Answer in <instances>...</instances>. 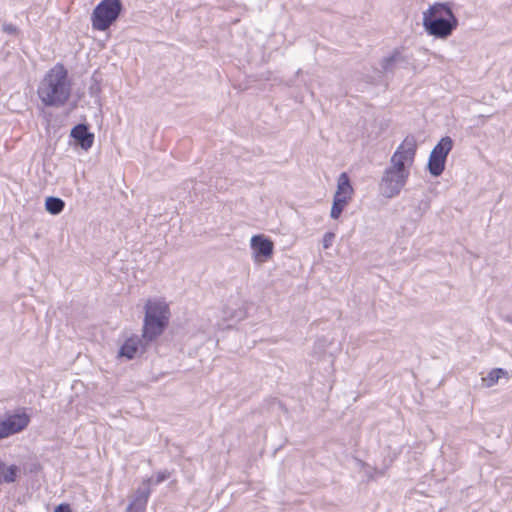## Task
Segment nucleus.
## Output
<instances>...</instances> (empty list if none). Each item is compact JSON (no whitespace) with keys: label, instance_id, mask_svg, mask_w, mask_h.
Returning a JSON list of instances; mask_svg holds the SVG:
<instances>
[{"label":"nucleus","instance_id":"1","mask_svg":"<svg viewBox=\"0 0 512 512\" xmlns=\"http://www.w3.org/2000/svg\"><path fill=\"white\" fill-rule=\"evenodd\" d=\"M417 151V141L414 136L408 135L397 147L390 158L388 166L381 177L379 189L385 198H394L400 194L406 185L410 168L414 164Z\"/></svg>","mask_w":512,"mask_h":512},{"label":"nucleus","instance_id":"2","mask_svg":"<svg viewBox=\"0 0 512 512\" xmlns=\"http://www.w3.org/2000/svg\"><path fill=\"white\" fill-rule=\"evenodd\" d=\"M72 83L62 64L52 67L40 81L37 94L46 107H62L71 96Z\"/></svg>","mask_w":512,"mask_h":512},{"label":"nucleus","instance_id":"3","mask_svg":"<svg viewBox=\"0 0 512 512\" xmlns=\"http://www.w3.org/2000/svg\"><path fill=\"white\" fill-rule=\"evenodd\" d=\"M451 1L435 2L422 12L424 31L436 39L446 40L459 25Z\"/></svg>","mask_w":512,"mask_h":512},{"label":"nucleus","instance_id":"4","mask_svg":"<svg viewBox=\"0 0 512 512\" xmlns=\"http://www.w3.org/2000/svg\"><path fill=\"white\" fill-rule=\"evenodd\" d=\"M170 318L168 304L162 299H148L145 304L143 321V338L146 342L154 341L167 327Z\"/></svg>","mask_w":512,"mask_h":512},{"label":"nucleus","instance_id":"5","mask_svg":"<svg viewBox=\"0 0 512 512\" xmlns=\"http://www.w3.org/2000/svg\"><path fill=\"white\" fill-rule=\"evenodd\" d=\"M122 10L120 0H102L93 10L91 20L96 30L104 31L118 18Z\"/></svg>","mask_w":512,"mask_h":512},{"label":"nucleus","instance_id":"6","mask_svg":"<svg viewBox=\"0 0 512 512\" xmlns=\"http://www.w3.org/2000/svg\"><path fill=\"white\" fill-rule=\"evenodd\" d=\"M30 423V416L20 411L0 421V440L23 431Z\"/></svg>","mask_w":512,"mask_h":512},{"label":"nucleus","instance_id":"7","mask_svg":"<svg viewBox=\"0 0 512 512\" xmlns=\"http://www.w3.org/2000/svg\"><path fill=\"white\" fill-rule=\"evenodd\" d=\"M250 246L253 251L254 259L257 262H264L273 254L274 244L264 235L252 236Z\"/></svg>","mask_w":512,"mask_h":512},{"label":"nucleus","instance_id":"8","mask_svg":"<svg viewBox=\"0 0 512 512\" xmlns=\"http://www.w3.org/2000/svg\"><path fill=\"white\" fill-rule=\"evenodd\" d=\"M150 342H146L143 338V335L141 337L134 335L128 338L124 344L121 346L118 356L119 357H125L127 359H133L137 357L138 355L142 354L146 347L149 345Z\"/></svg>","mask_w":512,"mask_h":512},{"label":"nucleus","instance_id":"9","mask_svg":"<svg viewBox=\"0 0 512 512\" xmlns=\"http://www.w3.org/2000/svg\"><path fill=\"white\" fill-rule=\"evenodd\" d=\"M152 478H147L143 481L142 485L137 489L132 502L126 508V512H144L148 498L150 496V483Z\"/></svg>","mask_w":512,"mask_h":512},{"label":"nucleus","instance_id":"10","mask_svg":"<svg viewBox=\"0 0 512 512\" xmlns=\"http://www.w3.org/2000/svg\"><path fill=\"white\" fill-rule=\"evenodd\" d=\"M71 136L78 142L83 150H88L94 142V134L89 132L85 124H79L71 130Z\"/></svg>","mask_w":512,"mask_h":512},{"label":"nucleus","instance_id":"11","mask_svg":"<svg viewBox=\"0 0 512 512\" xmlns=\"http://www.w3.org/2000/svg\"><path fill=\"white\" fill-rule=\"evenodd\" d=\"M354 193L353 187L347 173L343 172L339 175L337 180V189L334 197L342 198L350 201Z\"/></svg>","mask_w":512,"mask_h":512},{"label":"nucleus","instance_id":"12","mask_svg":"<svg viewBox=\"0 0 512 512\" xmlns=\"http://www.w3.org/2000/svg\"><path fill=\"white\" fill-rule=\"evenodd\" d=\"M405 61L400 50L395 49L389 56L382 59L380 66L384 74L393 73L397 64Z\"/></svg>","mask_w":512,"mask_h":512},{"label":"nucleus","instance_id":"13","mask_svg":"<svg viewBox=\"0 0 512 512\" xmlns=\"http://www.w3.org/2000/svg\"><path fill=\"white\" fill-rule=\"evenodd\" d=\"M501 378H509L508 372L502 368H494L492 369L487 376L482 377L483 386L490 388L498 383Z\"/></svg>","mask_w":512,"mask_h":512},{"label":"nucleus","instance_id":"14","mask_svg":"<svg viewBox=\"0 0 512 512\" xmlns=\"http://www.w3.org/2000/svg\"><path fill=\"white\" fill-rule=\"evenodd\" d=\"M453 141L450 137H443L438 144L432 149L431 154H435L439 158L446 160L449 152L452 150Z\"/></svg>","mask_w":512,"mask_h":512},{"label":"nucleus","instance_id":"15","mask_svg":"<svg viewBox=\"0 0 512 512\" xmlns=\"http://www.w3.org/2000/svg\"><path fill=\"white\" fill-rule=\"evenodd\" d=\"M19 468L16 465L7 466L0 461V482L13 483L16 480Z\"/></svg>","mask_w":512,"mask_h":512},{"label":"nucleus","instance_id":"16","mask_svg":"<svg viewBox=\"0 0 512 512\" xmlns=\"http://www.w3.org/2000/svg\"><path fill=\"white\" fill-rule=\"evenodd\" d=\"M445 163L446 160L439 158L435 154L430 153L428 161V170L430 174L434 177L440 176L445 169Z\"/></svg>","mask_w":512,"mask_h":512},{"label":"nucleus","instance_id":"17","mask_svg":"<svg viewBox=\"0 0 512 512\" xmlns=\"http://www.w3.org/2000/svg\"><path fill=\"white\" fill-rule=\"evenodd\" d=\"M65 203L62 199L57 197H48L45 201V208L46 210L53 214L57 215L62 212L64 209Z\"/></svg>","mask_w":512,"mask_h":512},{"label":"nucleus","instance_id":"18","mask_svg":"<svg viewBox=\"0 0 512 512\" xmlns=\"http://www.w3.org/2000/svg\"><path fill=\"white\" fill-rule=\"evenodd\" d=\"M348 203V200L333 196V204L330 211L331 218L338 219Z\"/></svg>","mask_w":512,"mask_h":512},{"label":"nucleus","instance_id":"19","mask_svg":"<svg viewBox=\"0 0 512 512\" xmlns=\"http://www.w3.org/2000/svg\"><path fill=\"white\" fill-rule=\"evenodd\" d=\"M334 238L335 234L333 232L325 233L322 241L323 248L328 249L332 245Z\"/></svg>","mask_w":512,"mask_h":512},{"label":"nucleus","instance_id":"20","mask_svg":"<svg viewBox=\"0 0 512 512\" xmlns=\"http://www.w3.org/2000/svg\"><path fill=\"white\" fill-rule=\"evenodd\" d=\"M2 30L7 33V34H10V35H16L17 32H18V29L15 25L11 24V23H4L2 25Z\"/></svg>","mask_w":512,"mask_h":512},{"label":"nucleus","instance_id":"21","mask_svg":"<svg viewBox=\"0 0 512 512\" xmlns=\"http://www.w3.org/2000/svg\"><path fill=\"white\" fill-rule=\"evenodd\" d=\"M170 477V473L168 471H161L156 474V478L154 483L159 484Z\"/></svg>","mask_w":512,"mask_h":512},{"label":"nucleus","instance_id":"22","mask_svg":"<svg viewBox=\"0 0 512 512\" xmlns=\"http://www.w3.org/2000/svg\"><path fill=\"white\" fill-rule=\"evenodd\" d=\"M55 512H71L70 511V508L68 505H59L56 509H55Z\"/></svg>","mask_w":512,"mask_h":512}]
</instances>
